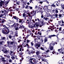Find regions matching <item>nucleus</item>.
Wrapping results in <instances>:
<instances>
[{
    "label": "nucleus",
    "instance_id": "f257e3e1",
    "mask_svg": "<svg viewBox=\"0 0 64 64\" xmlns=\"http://www.w3.org/2000/svg\"><path fill=\"white\" fill-rule=\"evenodd\" d=\"M4 28L2 30V33L4 34H5V35L9 34V32H10L9 29L7 28V26H4Z\"/></svg>",
    "mask_w": 64,
    "mask_h": 64
},
{
    "label": "nucleus",
    "instance_id": "f03ea898",
    "mask_svg": "<svg viewBox=\"0 0 64 64\" xmlns=\"http://www.w3.org/2000/svg\"><path fill=\"white\" fill-rule=\"evenodd\" d=\"M55 44H57V43L56 42L53 43V41L50 44H49L50 46L49 48H50V50H53V46H54V45H55Z\"/></svg>",
    "mask_w": 64,
    "mask_h": 64
},
{
    "label": "nucleus",
    "instance_id": "7ed1b4c3",
    "mask_svg": "<svg viewBox=\"0 0 64 64\" xmlns=\"http://www.w3.org/2000/svg\"><path fill=\"white\" fill-rule=\"evenodd\" d=\"M30 61V63L32 64H36L37 62L36 61V60L34 58H31L29 60Z\"/></svg>",
    "mask_w": 64,
    "mask_h": 64
},
{
    "label": "nucleus",
    "instance_id": "20e7f679",
    "mask_svg": "<svg viewBox=\"0 0 64 64\" xmlns=\"http://www.w3.org/2000/svg\"><path fill=\"white\" fill-rule=\"evenodd\" d=\"M7 46L9 48H12V46H11V45H13L14 44V42H12L11 41H7Z\"/></svg>",
    "mask_w": 64,
    "mask_h": 64
},
{
    "label": "nucleus",
    "instance_id": "39448f33",
    "mask_svg": "<svg viewBox=\"0 0 64 64\" xmlns=\"http://www.w3.org/2000/svg\"><path fill=\"white\" fill-rule=\"evenodd\" d=\"M0 48V49L3 52H4V53H8V50H7L6 48L5 47L3 48L2 46Z\"/></svg>",
    "mask_w": 64,
    "mask_h": 64
},
{
    "label": "nucleus",
    "instance_id": "423d86ee",
    "mask_svg": "<svg viewBox=\"0 0 64 64\" xmlns=\"http://www.w3.org/2000/svg\"><path fill=\"white\" fill-rule=\"evenodd\" d=\"M38 24L39 25V26H40V27H42V26H43L45 24V23H44V22L42 21L41 22H38Z\"/></svg>",
    "mask_w": 64,
    "mask_h": 64
},
{
    "label": "nucleus",
    "instance_id": "0eeeda50",
    "mask_svg": "<svg viewBox=\"0 0 64 64\" xmlns=\"http://www.w3.org/2000/svg\"><path fill=\"white\" fill-rule=\"evenodd\" d=\"M39 24L38 23V22H36L34 24L33 26H32V29H33L34 28H38L39 27Z\"/></svg>",
    "mask_w": 64,
    "mask_h": 64
},
{
    "label": "nucleus",
    "instance_id": "6e6552de",
    "mask_svg": "<svg viewBox=\"0 0 64 64\" xmlns=\"http://www.w3.org/2000/svg\"><path fill=\"white\" fill-rule=\"evenodd\" d=\"M13 18L14 19L16 20V22H19V20H20V19L18 18V17L16 16H12V19H13Z\"/></svg>",
    "mask_w": 64,
    "mask_h": 64
},
{
    "label": "nucleus",
    "instance_id": "1a4fd4ad",
    "mask_svg": "<svg viewBox=\"0 0 64 64\" xmlns=\"http://www.w3.org/2000/svg\"><path fill=\"white\" fill-rule=\"evenodd\" d=\"M41 44H39L38 43H36L35 44H34V47L35 48H36V49H38L39 47H40Z\"/></svg>",
    "mask_w": 64,
    "mask_h": 64
},
{
    "label": "nucleus",
    "instance_id": "9d476101",
    "mask_svg": "<svg viewBox=\"0 0 64 64\" xmlns=\"http://www.w3.org/2000/svg\"><path fill=\"white\" fill-rule=\"evenodd\" d=\"M58 35H59V34H57V36L55 35V34H53V35L49 36H48V38H50L51 39V38L52 37H54V36H56V37H58Z\"/></svg>",
    "mask_w": 64,
    "mask_h": 64
},
{
    "label": "nucleus",
    "instance_id": "9b49d317",
    "mask_svg": "<svg viewBox=\"0 0 64 64\" xmlns=\"http://www.w3.org/2000/svg\"><path fill=\"white\" fill-rule=\"evenodd\" d=\"M58 52L60 53H62V54H64V52H63V51L62 50V48L60 49H58Z\"/></svg>",
    "mask_w": 64,
    "mask_h": 64
},
{
    "label": "nucleus",
    "instance_id": "f8f14e48",
    "mask_svg": "<svg viewBox=\"0 0 64 64\" xmlns=\"http://www.w3.org/2000/svg\"><path fill=\"white\" fill-rule=\"evenodd\" d=\"M36 11L33 10L31 12H30V14H32L33 16H34L35 15H36Z\"/></svg>",
    "mask_w": 64,
    "mask_h": 64
},
{
    "label": "nucleus",
    "instance_id": "ddd939ff",
    "mask_svg": "<svg viewBox=\"0 0 64 64\" xmlns=\"http://www.w3.org/2000/svg\"><path fill=\"white\" fill-rule=\"evenodd\" d=\"M38 8L40 10V12H41V15H42V14L43 12V9L42 8L39 7Z\"/></svg>",
    "mask_w": 64,
    "mask_h": 64
},
{
    "label": "nucleus",
    "instance_id": "4468645a",
    "mask_svg": "<svg viewBox=\"0 0 64 64\" xmlns=\"http://www.w3.org/2000/svg\"><path fill=\"white\" fill-rule=\"evenodd\" d=\"M26 51L27 52H28V54H30V55H31V54H32V50H29V49H28L26 50Z\"/></svg>",
    "mask_w": 64,
    "mask_h": 64
},
{
    "label": "nucleus",
    "instance_id": "2eb2a0df",
    "mask_svg": "<svg viewBox=\"0 0 64 64\" xmlns=\"http://www.w3.org/2000/svg\"><path fill=\"white\" fill-rule=\"evenodd\" d=\"M15 24H16V23H14V24H13L12 25L10 26L11 27H12V28H13V27H14V29H15V28L17 26H16L15 25Z\"/></svg>",
    "mask_w": 64,
    "mask_h": 64
},
{
    "label": "nucleus",
    "instance_id": "dca6fc26",
    "mask_svg": "<svg viewBox=\"0 0 64 64\" xmlns=\"http://www.w3.org/2000/svg\"><path fill=\"white\" fill-rule=\"evenodd\" d=\"M36 55L38 56V55H39V54H40V52L39 51H38L37 50H36Z\"/></svg>",
    "mask_w": 64,
    "mask_h": 64
},
{
    "label": "nucleus",
    "instance_id": "f3484780",
    "mask_svg": "<svg viewBox=\"0 0 64 64\" xmlns=\"http://www.w3.org/2000/svg\"><path fill=\"white\" fill-rule=\"evenodd\" d=\"M3 4H4V1L1 0V2H0V6H2Z\"/></svg>",
    "mask_w": 64,
    "mask_h": 64
},
{
    "label": "nucleus",
    "instance_id": "a211bd4d",
    "mask_svg": "<svg viewBox=\"0 0 64 64\" xmlns=\"http://www.w3.org/2000/svg\"><path fill=\"white\" fill-rule=\"evenodd\" d=\"M23 6L22 7L23 8H24V7L25 9H29V8L30 6H29L28 5L26 6V7H25V6L24 5H23Z\"/></svg>",
    "mask_w": 64,
    "mask_h": 64
},
{
    "label": "nucleus",
    "instance_id": "6ab92c4d",
    "mask_svg": "<svg viewBox=\"0 0 64 64\" xmlns=\"http://www.w3.org/2000/svg\"><path fill=\"white\" fill-rule=\"evenodd\" d=\"M15 1H16V4L17 5H19L20 4V1H18L17 0H15Z\"/></svg>",
    "mask_w": 64,
    "mask_h": 64
},
{
    "label": "nucleus",
    "instance_id": "aec40b11",
    "mask_svg": "<svg viewBox=\"0 0 64 64\" xmlns=\"http://www.w3.org/2000/svg\"><path fill=\"white\" fill-rule=\"evenodd\" d=\"M58 23V25H57V27H58L59 25H60L61 26H64V24H60V23Z\"/></svg>",
    "mask_w": 64,
    "mask_h": 64
},
{
    "label": "nucleus",
    "instance_id": "412c9836",
    "mask_svg": "<svg viewBox=\"0 0 64 64\" xmlns=\"http://www.w3.org/2000/svg\"><path fill=\"white\" fill-rule=\"evenodd\" d=\"M28 26L29 27V28H32V29L33 27V26H32L31 25V24H28Z\"/></svg>",
    "mask_w": 64,
    "mask_h": 64
},
{
    "label": "nucleus",
    "instance_id": "4be33fe9",
    "mask_svg": "<svg viewBox=\"0 0 64 64\" xmlns=\"http://www.w3.org/2000/svg\"><path fill=\"white\" fill-rule=\"evenodd\" d=\"M43 20H45L46 21H48V20H49V18H48L46 17H44L43 18Z\"/></svg>",
    "mask_w": 64,
    "mask_h": 64
},
{
    "label": "nucleus",
    "instance_id": "5701e85b",
    "mask_svg": "<svg viewBox=\"0 0 64 64\" xmlns=\"http://www.w3.org/2000/svg\"><path fill=\"white\" fill-rule=\"evenodd\" d=\"M56 10L55 13H58V12H59V8L58 9L57 8H56Z\"/></svg>",
    "mask_w": 64,
    "mask_h": 64
},
{
    "label": "nucleus",
    "instance_id": "b1692460",
    "mask_svg": "<svg viewBox=\"0 0 64 64\" xmlns=\"http://www.w3.org/2000/svg\"><path fill=\"white\" fill-rule=\"evenodd\" d=\"M26 46L28 47V49H29V48H31V46H30L28 44H26Z\"/></svg>",
    "mask_w": 64,
    "mask_h": 64
},
{
    "label": "nucleus",
    "instance_id": "393cba45",
    "mask_svg": "<svg viewBox=\"0 0 64 64\" xmlns=\"http://www.w3.org/2000/svg\"><path fill=\"white\" fill-rule=\"evenodd\" d=\"M26 22V24H29V23H30V20H29L27 19Z\"/></svg>",
    "mask_w": 64,
    "mask_h": 64
},
{
    "label": "nucleus",
    "instance_id": "a878e982",
    "mask_svg": "<svg viewBox=\"0 0 64 64\" xmlns=\"http://www.w3.org/2000/svg\"><path fill=\"white\" fill-rule=\"evenodd\" d=\"M44 56H40V58H38V60H40V59H43V58Z\"/></svg>",
    "mask_w": 64,
    "mask_h": 64
},
{
    "label": "nucleus",
    "instance_id": "bb28decb",
    "mask_svg": "<svg viewBox=\"0 0 64 64\" xmlns=\"http://www.w3.org/2000/svg\"><path fill=\"white\" fill-rule=\"evenodd\" d=\"M51 6H52V7H55V8H56V6H55V5L54 4H52Z\"/></svg>",
    "mask_w": 64,
    "mask_h": 64
},
{
    "label": "nucleus",
    "instance_id": "cd10ccee",
    "mask_svg": "<svg viewBox=\"0 0 64 64\" xmlns=\"http://www.w3.org/2000/svg\"><path fill=\"white\" fill-rule=\"evenodd\" d=\"M61 6L62 8L63 9H64V4H61Z\"/></svg>",
    "mask_w": 64,
    "mask_h": 64
},
{
    "label": "nucleus",
    "instance_id": "c85d7f7f",
    "mask_svg": "<svg viewBox=\"0 0 64 64\" xmlns=\"http://www.w3.org/2000/svg\"><path fill=\"white\" fill-rule=\"evenodd\" d=\"M54 18H58V17H58V14H54Z\"/></svg>",
    "mask_w": 64,
    "mask_h": 64
},
{
    "label": "nucleus",
    "instance_id": "c756f323",
    "mask_svg": "<svg viewBox=\"0 0 64 64\" xmlns=\"http://www.w3.org/2000/svg\"><path fill=\"white\" fill-rule=\"evenodd\" d=\"M50 17L51 19H52L53 18H55L54 17V14H53V15H51V16H50Z\"/></svg>",
    "mask_w": 64,
    "mask_h": 64
},
{
    "label": "nucleus",
    "instance_id": "7c9ffc66",
    "mask_svg": "<svg viewBox=\"0 0 64 64\" xmlns=\"http://www.w3.org/2000/svg\"><path fill=\"white\" fill-rule=\"evenodd\" d=\"M1 38L0 40H4V39H5V37H2V36H1Z\"/></svg>",
    "mask_w": 64,
    "mask_h": 64
},
{
    "label": "nucleus",
    "instance_id": "2f4dec72",
    "mask_svg": "<svg viewBox=\"0 0 64 64\" xmlns=\"http://www.w3.org/2000/svg\"><path fill=\"white\" fill-rule=\"evenodd\" d=\"M4 15H5V14H6V13H8V11L6 10H4Z\"/></svg>",
    "mask_w": 64,
    "mask_h": 64
},
{
    "label": "nucleus",
    "instance_id": "473e14b6",
    "mask_svg": "<svg viewBox=\"0 0 64 64\" xmlns=\"http://www.w3.org/2000/svg\"><path fill=\"white\" fill-rule=\"evenodd\" d=\"M25 19H22V24L25 22Z\"/></svg>",
    "mask_w": 64,
    "mask_h": 64
},
{
    "label": "nucleus",
    "instance_id": "72a5a7b5",
    "mask_svg": "<svg viewBox=\"0 0 64 64\" xmlns=\"http://www.w3.org/2000/svg\"><path fill=\"white\" fill-rule=\"evenodd\" d=\"M27 14L28 15L29 17H30V16H31V15H30V12H27Z\"/></svg>",
    "mask_w": 64,
    "mask_h": 64
},
{
    "label": "nucleus",
    "instance_id": "f704fd0d",
    "mask_svg": "<svg viewBox=\"0 0 64 64\" xmlns=\"http://www.w3.org/2000/svg\"><path fill=\"white\" fill-rule=\"evenodd\" d=\"M44 8H46V9H48V6H46L45 5L44 6Z\"/></svg>",
    "mask_w": 64,
    "mask_h": 64
},
{
    "label": "nucleus",
    "instance_id": "c9c22d12",
    "mask_svg": "<svg viewBox=\"0 0 64 64\" xmlns=\"http://www.w3.org/2000/svg\"><path fill=\"white\" fill-rule=\"evenodd\" d=\"M44 42H46L47 41H48V40H47V38H45L44 39Z\"/></svg>",
    "mask_w": 64,
    "mask_h": 64
},
{
    "label": "nucleus",
    "instance_id": "e433bc0d",
    "mask_svg": "<svg viewBox=\"0 0 64 64\" xmlns=\"http://www.w3.org/2000/svg\"><path fill=\"white\" fill-rule=\"evenodd\" d=\"M8 37H9V38H10V39H11L12 38V36H11V35L10 34L8 36Z\"/></svg>",
    "mask_w": 64,
    "mask_h": 64
},
{
    "label": "nucleus",
    "instance_id": "4c0bfd02",
    "mask_svg": "<svg viewBox=\"0 0 64 64\" xmlns=\"http://www.w3.org/2000/svg\"><path fill=\"white\" fill-rule=\"evenodd\" d=\"M43 9L44 10V11L45 12H46V11H47V10L48 9H47L46 8H43Z\"/></svg>",
    "mask_w": 64,
    "mask_h": 64
},
{
    "label": "nucleus",
    "instance_id": "58836bf2",
    "mask_svg": "<svg viewBox=\"0 0 64 64\" xmlns=\"http://www.w3.org/2000/svg\"><path fill=\"white\" fill-rule=\"evenodd\" d=\"M22 46H22V45H20L18 46V48H20V47H22Z\"/></svg>",
    "mask_w": 64,
    "mask_h": 64
},
{
    "label": "nucleus",
    "instance_id": "ea45409f",
    "mask_svg": "<svg viewBox=\"0 0 64 64\" xmlns=\"http://www.w3.org/2000/svg\"><path fill=\"white\" fill-rule=\"evenodd\" d=\"M10 55H11V54H12V53H13V52L11 50H10Z\"/></svg>",
    "mask_w": 64,
    "mask_h": 64
},
{
    "label": "nucleus",
    "instance_id": "a19ab883",
    "mask_svg": "<svg viewBox=\"0 0 64 64\" xmlns=\"http://www.w3.org/2000/svg\"><path fill=\"white\" fill-rule=\"evenodd\" d=\"M35 53V50L34 51L33 50H32V54H34V53Z\"/></svg>",
    "mask_w": 64,
    "mask_h": 64
},
{
    "label": "nucleus",
    "instance_id": "79ce46f5",
    "mask_svg": "<svg viewBox=\"0 0 64 64\" xmlns=\"http://www.w3.org/2000/svg\"><path fill=\"white\" fill-rule=\"evenodd\" d=\"M23 16L24 17H25V16H26V14L25 13H24L23 14H22Z\"/></svg>",
    "mask_w": 64,
    "mask_h": 64
},
{
    "label": "nucleus",
    "instance_id": "37998d69",
    "mask_svg": "<svg viewBox=\"0 0 64 64\" xmlns=\"http://www.w3.org/2000/svg\"><path fill=\"white\" fill-rule=\"evenodd\" d=\"M18 22L19 23H21L22 24V19H20V20H19Z\"/></svg>",
    "mask_w": 64,
    "mask_h": 64
},
{
    "label": "nucleus",
    "instance_id": "c03bdc74",
    "mask_svg": "<svg viewBox=\"0 0 64 64\" xmlns=\"http://www.w3.org/2000/svg\"><path fill=\"white\" fill-rule=\"evenodd\" d=\"M6 57H7V58H10V56H6Z\"/></svg>",
    "mask_w": 64,
    "mask_h": 64
},
{
    "label": "nucleus",
    "instance_id": "a18cd8bd",
    "mask_svg": "<svg viewBox=\"0 0 64 64\" xmlns=\"http://www.w3.org/2000/svg\"><path fill=\"white\" fill-rule=\"evenodd\" d=\"M3 42H4V41L0 42V45H2V44H3Z\"/></svg>",
    "mask_w": 64,
    "mask_h": 64
},
{
    "label": "nucleus",
    "instance_id": "49530a36",
    "mask_svg": "<svg viewBox=\"0 0 64 64\" xmlns=\"http://www.w3.org/2000/svg\"><path fill=\"white\" fill-rule=\"evenodd\" d=\"M37 34H40V35H41V32H38L37 33Z\"/></svg>",
    "mask_w": 64,
    "mask_h": 64
},
{
    "label": "nucleus",
    "instance_id": "de8ad7c7",
    "mask_svg": "<svg viewBox=\"0 0 64 64\" xmlns=\"http://www.w3.org/2000/svg\"><path fill=\"white\" fill-rule=\"evenodd\" d=\"M40 49H41V50H43V51L44 50V48L43 47H41L40 48Z\"/></svg>",
    "mask_w": 64,
    "mask_h": 64
},
{
    "label": "nucleus",
    "instance_id": "09e8293b",
    "mask_svg": "<svg viewBox=\"0 0 64 64\" xmlns=\"http://www.w3.org/2000/svg\"><path fill=\"white\" fill-rule=\"evenodd\" d=\"M9 1H6L5 2V3H6L7 4H8V3H9Z\"/></svg>",
    "mask_w": 64,
    "mask_h": 64
},
{
    "label": "nucleus",
    "instance_id": "8fccbe9b",
    "mask_svg": "<svg viewBox=\"0 0 64 64\" xmlns=\"http://www.w3.org/2000/svg\"><path fill=\"white\" fill-rule=\"evenodd\" d=\"M44 54H45L44 55V57H45V58H46V57H47L46 56V53H44Z\"/></svg>",
    "mask_w": 64,
    "mask_h": 64
},
{
    "label": "nucleus",
    "instance_id": "3c124183",
    "mask_svg": "<svg viewBox=\"0 0 64 64\" xmlns=\"http://www.w3.org/2000/svg\"><path fill=\"white\" fill-rule=\"evenodd\" d=\"M16 30H19V28L18 27H16L15 29H14Z\"/></svg>",
    "mask_w": 64,
    "mask_h": 64
},
{
    "label": "nucleus",
    "instance_id": "603ef678",
    "mask_svg": "<svg viewBox=\"0 0 64 64\" xmlns=\"http://www.w3.org/2000/svg\"><path fill=\"white\" fill-rule=\"evenodd\" d=\"M11 58H12V60H14V59H15V57H14V56H12Z\"/></svg>",
    "mask_w": 64,
    "mask_h": 64
},
{
    "label": "nucleus",
    "instance_id": "864d4df0",
    "mask_svg": "<svg viewBox=\"0 0 64 64\" xmlns=\"http://www.w3.org/2000/svg\"><path fill=\"white\" fill-rule=\"evenodd\" d=\"M15 25L17 27V26H19V24L17 23L16 24H15Z\"/></svg>",
    "mask_w": 64,
    "mask_h": 64
},
{
    "label": "nucleus",
    "instance_id": "5fc2aeb1",
    "mask_svg": "<svg viewBox=\"0 0 64 64\" xmlns=\"http://www.w3.org/2000/svg\"><path fill=\"white\" fill-rule=\"evenodd\" d=\"M59 12H61L62 11H63V10H60V9H59Z\"/></svg>",
    "mask_w": 64,
    "mask_h": 64
},
{
    "label": "nucleus",
    "instance_id": "6e6d98bb",
    "mask_svg": "<svg viewBox=\"0 0 64 64\" xmlns=\"http://www.w3.org/2000/svg\"><path fill=\"white\" fill-rule=\"evenodd\" d=\"M8 15L9 16H10L11 17H12V14H8Z\"/></svg>",
    "mask_w": 64,
    "mask_h": 64
},
{
    "label": "nucleus",
    "instance_id": "4d7b16f0",
    "mask_svg": "<svg viewBox=\"0 0 64 64\" xmlns=\"http://www.w3.org/2000/svg\"><path fill=\"white\" fill-rule=\"evenodd\" d=\"M61 30H62V28H61V27H60L59 28V31H61Z\"/></svg>",
    "mask_w": 64,
    "mask_h": 64
},
{
    "label": "nucleus",
    "instance_id": "13d9d810",
    "mask_svg": "<svg viewBox=\"0 0 64 64\" xmlns=\"http://www.w3.org/2000/svg\"><path fill=\"white\" fill-rule=\"evenodd\" d=\"M62 14H59L58 16L60 17H61L62 16Z\"/></svg>",
    "mask_w": 64,
    "mask_h": 64
},
{
    "label": "nucleus",
    "instance_id": "bf43d9fd",
    "mask_svg": "<svg viewBox=\"0 0 64 64\" xmlns=\"http://www.w3.org/2000/svg\"><path fill=\"white\" fill-rule=\"evenodd\" d=\"M30 40H27V44H28V43H29V42H30Z\"/></svg>",
    "mask_w": 64,
    "mask_h": 64
},
{
    "label": "nucleus",
    "instance_id": "052dcab7",
    "mask_svg": "<svg viewBox=\"0 0 64 64\" xmlns=\"http://www.w3.org/2000/svg\"><path fill=\"white\" fill-rule=\"evenodd\" d=\"M20 41H21V40L20 39H19L18 41V43H20Z\"/></svg>",
    "mask_w": 64,
    "mask_h": 64
},
{
    "label": "nucleus",
    "instance_id": "680f3d73",
    "mask_svg": "<svg viewBox=\"0 0 64 64\" xmlns=\"http://www.w3.org/2000/svg\"><path fill=\"white\" fill-rule=\"evenodd\" d=\"M23 48H20V49L19 51H21V50H22V49Z\"/></svg>",
    "mask_w": 64,
    "mask_h": 64
},
{
    "label": "nucleus",
    "instance_id": "e2e57ef3",
    "mask_svg": "<svg viewBox=\"0 0 64 64\" xmlns=\"http://www.w3.org/2000/svg\"><path fill=\"white\" fill-rule=\"evenodd\" d=\"M46 57H50L49 56V55H48V54H47L46 53Z\"/></svg>",
    "mask_w": 64,
    "mask_h": 64
},
{
    "label": "nucleus",
    "instance_id": "0e129e2a",
    "mask_svg": "<svg viewBox=\"0 0 64 64\" xmlns=\"http://www.w3.org/2000/svg\"><path fill=\"white\" fill-rule=\"evenodd\" d=\"M31 44L32 46H33V45H34V44H33L32 42H31Z\"/></svg>",
    "mask_w": 64,
    "mask_h": 64
},
{
    "label": "nucleus",
    "instance_id": "69168bd1",
    "mask_svg": "<svg viewBox=\"0 0 64 64\" xmlns=\"http://www.w3.org/2000/svg\"><path fill=\"white\" fill-rule=\"evenodd\" d=\"M29 8H30V9H32V8H33L32 7L30 6L29 7Z\"/></svg>",
    "mask_w": 64,
    "mask_h": 64
},
{
    "label": "nucleus",
    "instance_id": "338daca9",
    "mask_svg": "<svg viewBox=\"0 0 64 64\" xmlns=\"http://www.w3.org/2000/svg\"><path fill=\"white\" fill-rule=\"evenodd\" d=\"M9 62H12V60L11 59L10 60H9Z\"/></svg>",
    "mask_w": 64,
    "mask_h": 64
},
{
    "label": "nucleus",
    "instance_id": "774afa93",
    "mask_svg": "<svg viewBox=\"0 0 64 64\" xmlns=\"http://www.w3.org/2000/svg\"><path fill=\"white\" fill-rule=\"evenodd\" d=\"M47 17H48L49 15V13H48L46 14Z\"/></svg>",
    "mask_w": 64,
    "mask_h": 64
}]
</instances>
